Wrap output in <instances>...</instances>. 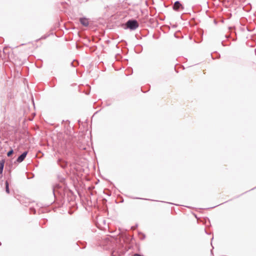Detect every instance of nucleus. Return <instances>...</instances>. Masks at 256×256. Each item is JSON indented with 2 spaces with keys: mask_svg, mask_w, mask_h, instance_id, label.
Wrapping results in <instances>:
<instances>
[{
  "mask_svg": "<svg viewBox=\"0 0 256 256\" xmlns=\"http://www.w3.org/2000/svg\"><path fill=\"white\" fill-rule=\"evenodd\" d=\"M80 24L84 26H88L89 25V20L87 18H80Z\"/></svg>",
  "mask_w": 256,
  "mask_h": 256,
  "instance_id": "2",
  "label": "nucleus"
},
{
  "mask_svg": "<svg viewBox=\"0 0 256 256\" xmlns=\"http://www.w3.org/2000/svg\"><path fill=\"white\" fill-rule=\"evenodd\" d=\"M126 24L128 28L131 30H135L139 26V24L136 20H129L127 22Z\"/></svg>",
  "mask_w": 256,
  "mask_h": 256,
  "instance_id": "1",
  "label": "nucleus"
},
{
  "mask_svg": "<svg viewBox=\"0 0 256 256\" xmlns=\"http://www.w3.org/2000/svg\"><path fill=\"white\" fill-rule=\"evenodd\" d=\"M28 154V152H24L21 155H20L17 158L16 162L20 163L22 162L26 158Z\"/></svg>",
  "mask_w": 256,
  "mask_h": 256,
  "instance_id": "3",
  "label": "nucleus"
},
{
  "mask_svg": "<svg viewBox=\"0 0 256 256\" xmlns=\"http://www.w3.org/2000/svg\"><path fill=\"white\" fill-rule=\"evenodd\" d=\"M180 8H183L182 4L178 1H176L173 6V8L176 10H178Z\"/></svg>",
  "mask_w": 256,
  "mask_h": 256,
  "instance_id": "4",
  "label": "nucleus"
},
{
  "mask_svg": "<svg viewBox=\"0 0 256 256\" xmlns=\"http://www.w3.org/2000/svg\"><path fill=\"white\" fill-rule=\"evenodd\" d=\"M6 191L8 194L10 193V190H9V188H8V183L7 181L6 182Z\"/></svg>",
  "mask_w": 256,
  "mask_h": 256,
  "instance_id": "6",
  "label": "nucleus"
},
{
  "mask_svg": "<svg viewBox=\"0 0 256 256\" xmlns=\"http://www.w3.org/2000/svg\"><path fill=\"white\" fill-rule=\"evenodd\" d=\"M4 160L0 161V174H2L4 170Z\"/></svg>",
  "mask_w": 256,
  "mask_h": 256,
  "instance_id": "5",
  "label": "nucleus"
},
{
  "mask_svg": "<svg viewBox=\"0 0 256 256\" xmlns=\"http://www.w3.org/2000/svg\"><path fill=\"white\" fill-rule=\"evenodd\" d=\"M66 165V163L64 164V165H61V166L62 167V168H64Z\"/></svg>",
  "mask_w": 256,
  "mask_h": 256,
  "instance_id": "8",
  "label": "nucleus"
},
{
  "mask_svg": "<svg viewBox=\"0 0 256 256\" xmlns=\"http://www.w3.org/2000/svg\"><path fill=\"white\" fill-rule=\"evenodd\" d=\"M13 152H14L13 150H10V151L8 152V154H7V156H10L13 154Z\"/></svg>",
  "mask_w": 256,
  "mask_h": 256,
  "instance_id": "7",
  "label": "nucleus"
}]
</instances>
